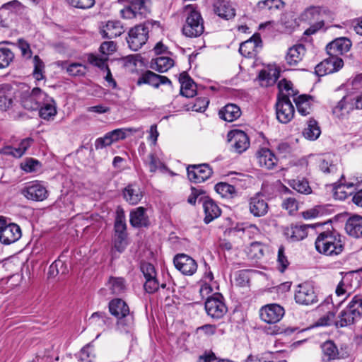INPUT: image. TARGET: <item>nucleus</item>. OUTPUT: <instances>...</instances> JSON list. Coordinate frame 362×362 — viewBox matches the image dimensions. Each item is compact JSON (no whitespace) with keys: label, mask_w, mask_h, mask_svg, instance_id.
<instances>
[{"label":"nucleus","mask_w":362,"mask_h":362,"mask_svg":"<svg viewBox=\"0 0 362 362\" xmlns=\"http://www.w3.org/2000/svg\"><path fill=\"white\" fill-rule=\"evenodd\" d=\"M180 83V95H176L173 101L175 105L180 102L183 97L193 98L197 94V85L187 71H182L179 76Z\"/></svg>","instance_id":"14"},{"label":"nucleus","mask_w":362,"mask_h":362,"mask_svg":"<svg viewBox=\"0 0 362 362\" xmlns=\"http://www.w3.org/2000/svg\"><path fill=\"white\" fill-rule=\"evenodd\" d=\"M262 47V40L259 33H255L250 39L242 42L239 47V52L245 59H252L257 55Z\"/></svg>","instance_id":"19"},{"label":"nucleus","mask_w":362,"mask_h":362,"mask_svg":"<svg viewBox=\"0 0 362 362\" xmlns=\"http://www.w3.org/2000/svg\"><path fill=\"white\" fill-rule=\"evenodd\" d=\"M189 13L182 27V33L189 37H197L204 31V21L199 12L192 6H187Z\"/></svg>","instance_id":"7"},{"label":"nucleus","mask_w":362,"mask_h":362,"mask_svg":"<svg viewBox=\"0 0 362 362\" xmlns=\"http://www.w3.org/2000/svg\"><path fill=\"white\" fill-rule=\"evenodd\" d=\"M284 4V3L281 0H264L259 1L257 6L259 8H264L267 7L268 9L271 10L273 8L279 9L283 7Z\"/></svg>","instance_id":"64"},{"label":"nucleus","mask_w":362,"mask_h":362,"mask_svg":"<svg viewBox=\"0 0 362 362\" xmlns=\"http://www.w3.org/2000/svg\"><path fill=\"white\" fill-rule=\"evenodd\" d=\"M18 99L24 109L35 111L40 108L43 100L47 99V94L37 87L30 90V87L22 83L18 86Z\"/></svg>","instance_id":"4"},{"label":"nucleus","mask_w":362,"mask_h":362,"mask_svg":"<svg viewBox=\"0 0 362 362\" xmlns=\"http://www.w3.org/2000/svg\"><path fill=\"white\" fill-rule=\"evenodd\" d=\"M214 189L222 197L233 198L237 195L235 187L227 182H218L215 185Z\"/></svg>","instance_id":"45"},{"label":"nucleus","mask_w":362,"mask_h":362,"mask_svg":"<svg viewBox=\"0 0 362 362\" xmlns=\"http://www.w3.org/2000/svg\"><path fill=\"white\" fill-rule=\"evenodd\" d=\"M159 282L156 276L146 279L144 284V288L148 293H154L159 288Z\"/></svg>","instance_id":"58"},{"label":"nucleus","mask_w":362,"mask_h":362,"mask_svg":"<svg viewBox=\"0 0 362 362\" xmlns=\"http://www.w3.org/2000/svg\"><path fill=\"white\" fill-rule=\"evenodd\" d=\"M199 202H202L204 213V218L203 221L205 224L210 223L221 216V208L211 197H201Z\"/></svg>","instance_id":"23"},{"label":"nucleus","mask_w":362,"mask_h":362,"mask_svg":"<svg viewBox=\"0 0 362 362\" xmlns=\"http://www.w3.org/2000/svg\"><path fill=\"white\" fill-rule=\"evenodd\" d=\"M206 314L213 320L222 319L228 312L224 298L220 293H215L208 297L204 303Z\"/></svg>","instance_id":"8"},{"label":"nucleus","mask_w":362,"mask_h":362,"mask_svg":"<svg viewBox=\"0 0 362 362\" xmlns=\"http://www.w3.org/2000/svg\"><path fill=\"white\" fill-rule=\"evenodd\" d=\"M140 270L144 274L145 279L157 276L156 269L151 263L147 262H141Z\"/></svg>","instance_id":"57"},{"label":"nucleus","mask_w":362,"mask_h":362,"mask_svg":"<svg viewBox=\"0 0 362 362\" xmlns=\"http://www.w3.org/2000/svg\"><path fill=\"white\" fill-rule=\"evenodd\" d=\"M39 110L40 117L44 119H49L57 114L54 100L47 95V99L43 100Z\"/></svg>","instance_id":"38"},{"label":"nucleus","mask_w":362,"mask_h":362,"mask_svg":"<svg viewBox=\"0 0 362 362\" xmlns=\"http://www.w3.org/2000/svg\"><path fill=\"white\" fill-rule=\"evenodd\" d=\"M282 208L287 210L290 214L296 212L298 209V202L293 197H288L282 202Z\"/></svg>","instance_id":"60"},{"label":"nucleus","mask_w":362,"mask_h":362,"mask_svg":"<svg viewBox=\"0 0 362 362\" xmlns=\"http://www.w3.org/2000/svg\"><path fill=\"white\" fill-rule=\"evenodd\" d=\"M277 269L281 273H284L288 267L290 262L285 253V247L280 245L277 254Z\"/></svg>","instance_id":"49"},{"label":"nucleus","mask_w":362,"mask_h":362,"mask_svg":"<svg viewBox=\"0 0 362 362\" xmlns=\"http://www.w3.org/2000/svg\"><path fill=\"white\" fill-rule=\"evenodd\" d=\"M305 53V48L303 45L299 44L289 48L286 56V61L289 66H297L303 59Z\"/></svg>","instance_id":"35"},{"label":"nucleus","mask_w":362,"mask_h":362,"mask_svg":"<svg viewBox=\"0 0 362 362\" xmlns=\"http://www.w3.org/2000/svg\"><path fill=\"white\" fill-rule=\"evenodd\" d=\"M227 141L230 151L240 154L250 146V138L243 131L235 129L227 134Z\"/></svg>","instance_id":"11"},{"label":"nucleus","mask_w":362,"mask_h":362,"mask_svg":"<svg viewBox=\"0 0 362 362\" xmlns=\"http://www.w3.org/2000/svg\"><path fill=\"white\" fill-rule=\"evenodd\" d=\"M278 88H279V93L278 94H284L283 93L284 90H286L287 92L291 91V93H288V94L291 95L292 96H295L298 93V91L297 90H294L293 88V83L291 81H288L286 78H283L278 83Z\"/></svg>","instance_id":"56"},{"label":"nucleus","mask_w":362,"mask_h":362,"mask_svg":"<svg viewBox=\"0 0 362 362\" xmlns=\"http://www.w3.org/2000/svg\"><path fill=\"white\" fill-rule=\"evenodd\" d=\"M95 356L93 346L88 344L81 349L78 359L81 362H93Z\"/></svg>","instance_id":"51"},{"label":"nucleus","mask_w":362,"mask_h":362,"mask_svg":"<svg viewBox=\"0 0 362 362\" xmlns=\"http://www.w3.org/2000/svg\"><path fill=\"white\" fill-rule=\"evenodd\" d=\"M137 132L136 129L134 128H122L116 129L111 132H109L110 136L113 139V142H116L119 140H123L127 136V133H135Z\"/></svg>","instance_id":"54"},{"label":"nucleus","mask_w":362,"mask_h":362,"mask_svg":"<svg viewBox=\"0 0 362 362\" xmlns=\"http://www.w3.org/2000/svg\"><path fill=\"white\" fill-rule=\"evenodd\" d=\"M312 100L313 96L307 94L300 95L293 99L297 111L301 116H307L313 112Z\"/></svg>","instance_id":"34"},{"label":"nucleus","mask_w":362,"mask_h":362,"mask_svg":"<svg viewBox=\"0 0 362 362\" xmlns=\"http://www.w3.org/2000/svg\"><path fill=\"white\" fill-rule=\"evenodd\" d=\"M351 46V41L346 37H339L332 41L326 46L329 57L317 64L315 68H342L344 60L339 57L347 52Z\"/></svg>","instance_id":"2"},{"label":"nucleus","mask_w":362,"mask_h":362,"mask_svg":"<svg viewBox=\"0 0 362 362\" xmlns=\"http://www.w3.org/2000/svg\"><path fill=\"white\" fill-rule=\"evenodd\" d=\"M310 225L291 224L284 230V234L286 238L292 242H297L303 240L308 235V228Z\"/></svg>","instance_id":"27"},{"label":"nucleus","mask_w":362,"mask_h":362,"mask_svg":"<svg viewBox=\"0 0 362 362\" xmlns=\"http://www.w3.org/2000/svg\"><path fill=\"white\" fill-rule=\"evenodd\" d=\"M264 254V245L260 242H253L247 250V255L250 259H259Z\"/></svg>","instance_id":"47"},{"label":"nucleus","mask_w":362,"mask_h":362,"mask_svg":"<svg viewBox=\"0 0 362 362\" xmlns=\"http://www.w3.org/2000/svg\"><path fill=\"white\" fill-rule=\"evenodd\" d=\"M345 230L351 237L362 238V216L354 215L349 217L346 222Z\"/></svg>","instance_id":"33"},{"label":"nucleus","mask_w":362,"mask_h":362,"mask_svg":"<svg viewBox=\"0 0 362 362\" xmlns=\"http://www.w3.org/2000/svg\"><path fill=\"white\" fill-rule=\"evenodd\" d=\"M89 325L95 329L105 330L111 327L112 320L105 312H95L88 319Z\"/></svg>","instance_id":"32"},{"label":"nucleus","mask_w":362,"mask_h":362,"mask_svg":"<svg viewBox=\"0 0 362 362\" xmlns=\"http://www.w3.org/2000/svg\"><path fill=\"white\" fill-rule=\"evenodd\" d=\"M110 313L116 317L117 324H122V320L130 315L129 307L122 298L112 299L108 303Z\"/></svg>","instance_id":"22"},{"label":"nucleus","mask_w":362,"mask_h":362,"mask_svg":"<svg viewBox=\"0 0 362 362\" xmlns=\"http://www.w3.org/2000/svg\"><path fill=\"white\" fill-rule=\"evenodd\" d=\"M14 58L13 53L8 48H0V68H6Z\"/></svg>","instance_id":"55"},{"label":"nucleus","mask_w":362,"mask_h":362,"mask_svg":"<svg viewBox=\"0 0 362 362\" xmlns=\"http://www.w3.org/2000/svg\"><path fill=\"white\" fill-rule=\"evenodd\" d=\"M21 237V230L18 225L10 223L6 225L0 235V241L4 245H10Z\"/></svg>","instance_id":"30"},{"label":"nucleus","mask_w":362,"mask_h":362,"mask_svg":"<svg viewBox=\"0 0 362 362\" xmlns=\"http://www.w3.org/2000/svg\"><path fill=\"white\" fill-rule=\"evenodd\" d=\"M342 279L349 288V294H352L360 287V281L354 272L346 274Z\"/></svg>","instance_id":"48"},{"label":"nucleus","mask_w":362,"mask_h":362,"mask_svg":"<svg viewBox=\"0 0 362 362\" xmlns=\"http://www.w3.org/2000/svg\"><path fill=\"white\" fill-rule=\"evenodd\" d=\"M41 167V163L33 158H27L24 162L21 164V168L26 173L35 172Z\"/></svg>","instance_id":"52"},{"label":"nucleus","mask_w":362,"mask_h":362,"mask_svg":"<svg viewBox=\"0 0 362 362\" xmlns=\"http://www.w3.org/2000/svg\"><path fill=\"white\" fill-rule=\"evenodd\" d=\"M144 192L136 183H129L122 190L123 199L130 205L138 204L144 197Z\"/></svg>","instance_id":"26"},{"label":"nucleus","mask_w":362,"mask_h":362,"mask_svg":"<svg viewBox=\"0 0 362 362\" xmlns=\"http://www.w3.org/2000/svg\"><path fill=\"white\" fill-rule=\"evenodd\" d=\"M147 209L144 206H139L132 209L129 213V223L133 228H148L151 225Z\"/></svg>","instance_id":"25"},{"label":"nucleus","mask_w":362,"mask_h":362,"mask_svg":"<svg viewBox=\"0 0 362 362\" xmlns=\"http://www.w3.org/2000/svg\"><path fill=\"white\" fill-rule=\"evenodd\" d=\"M209 99L207 97H197L194 101L190 102L187 104H184L182 107H178L180 109L185 110H192L195 112H203L209 106ZM174 107H177L175 106Z\"/></svg>","instance_id":"40"},{"label":"nucleus","mask_w":362,"mask_h":362,"mask_svg":"<svg viewBox=\"0 0 362 362\" xmlns=\"http://www.w3.org/2000/svg\"><path fill=\"white\" fill-rule=\"evenodd\" d=\"M206 192L202 189L196 188L194 187H191V194L187 198V202L194 206L196 204L197 200L200 199L201 197H206Z\"/></svg>","instance_id":"59"},{"label":"nucleus","mask_w":362,"mask_h":362,"mask_svg":"<svg viewBox=\"0 0 362 362\" xmlns=\"http://www.w3.org/2000/svg\"><path fill=\"white\" fill-rule=\"evenodd\" d=\"M362 318V296L355 295L347 305L340 311L335 322L337 328L349 327Z\"/></svg>","instance_id":"3"},{"label":"nucleus","mask_w":362,"mask_h":362,"mask_svg":"<svg viewBox=\"0 0 362 362\" xmlns=\"http://www.w3.org/2000/svg\"><path fill=\"white\" fill-rule=\"evenodd\" d=\"M85 60L93 66L98 68H109L107 64L108 58L100 53H88L84 55Z\"/></svg>","instance_id":"41"},{"label":"nucleus","mask_w":362,"mask_h":362,"mask_svg":"<svg viewBox=\"0 0 362 362\" xmlns=\"http://www.w3.org/2000/svg\"><path fill=\"white\" fill-rule=\"evenodd\" d=\"M320 348L322 362L344 359L349 356V354L344 351L342 348L338 349L337 344L332 340L325 341L321 344Z\"/></svg>","instance_id":"15"},{"label":"nucleus","mask_w":362,"mask_h":362,"mask_svg":"<svg viewBox=\"0 0 362 362\" xmlns=\"http://www.w3.org/2000/svg\"><path fill=\"white\" fill-rule=\"evenodd\" d=\"M250 213L259 218L267 214L269 207L265 196L260 192L256 193L248 200Z\"/></svg>","instance_id":"18"},{"label":"nucleus","mask_w":362,"mask_h":362,"mask_svg":"<svg viewBox=\"0 0 362 362\" xmlns=\"http://www.w3.org/2000/svg\"><path fill=\"white\" fill-rule=\"evenodd\" d=\"M288 185L298 193L308 195L312 194L313 190L308 180L305 177H297L288 181Z\"/></svg>","instance_id":"39"},{"label":"nucleus","mask_w":362,"mask_h":362,"mask_svg":"<svg viewBox=\"0 0 362 362\" xmlns=\"http://www.w3.org/2000/svg\"><path fill=\"white\" fill-rule=\"evenodd\" d=\"M107 284L112 294L119 295L126 290L125 279L122 277L110 276Z\"/></svg>","instance_id":"46"},{"label":"nucleus","mask_w":362,"mask_h":362,"mask_svg":"<svg viewBox=\"0 0 362 362\" xmlns=\"http://www.w3.org/2000/svg\"><path fill=\"white\" fill-rule=\"evenodd\" d=\"M173 263L175 268L186 276L193 275L197 270V262L190 256L182 253L174 257Z\"/></svg>","instance_id":"20"},{"label":"nucleus","mask_w":362,"mask_h":362,"mask_svg":"<svg viewBox=\"0 0 362 362\" xmlns=\"http://www.w3.org/2000/svg\"><path fill=\"white\" fill-rule=\"evenodd\" d=\"M155 25L161 29L158 21H147L132 28L127 37L129 47L134 51L139 50L147 42L150 29Z\"/></svg>","instance_id":"5"},{"label":"nucleus","mask_w":362,"mask_h":362,"mask_svg":"<svg viewBox=\"0 0 362 362\" xmlns=\"http://www.w3.org/2000/svg\"><path fill=\"white\" fill-rule=\"evenodd\" d=\"M316 251L328 257L337 256L345 247V237L334 229H327L318 233L315 241Z\"/></svg>","instance_id":"1"},{"label":"nucleus","mask_w":362,"mask_h":362,"mask_svg":"<svg viewBox=\"0 0 362 362\" xmlns=\"http://www.w3.org/2000/svg\"><path fill=\"white\" fill-rule=\"evenodd\" d=\"M321 134V129L318 122L313 118L308 122L307 127L304 129L303 134L304 137L310 141L316 140Z\"/></svg>","instance_id":"42"},{"label":"nucleus","mask_w":362,"mask_h":362,"mask_svg":"<svg viewBox=\"0 0 362 362\" xmlns=\"http://www.w3.org/2000/svg\"><path fill=\"white\" fill-rule=\"evenodd\" d=\"M218 115L223 120L231 122L240 117L241 110L237 105L229 103L219 110Z\"/></svg>","instance_id":"36"},{"label":"nucleus","mask_w":362,"mask_h":362,"mask_svg":"<svg viewBox=\"0 0 362 362\" xmlns=\"http://www.w3.org/2000/svg\"><path fill=\"white\" fill-rule=\"evenodd\" d=\"M66 267L64 263L61 260H55L49 268V276H57L59 273H65Z\"/></svg>","instance_id":"62"},{"label":"nucleus","mask_w":362,"mask_h":362,"mask_svg":"<svg viewBox=\"0 0 362 362\" xmlns=\"http://www.w3.org/2000/svg\"><path fill=\"white\" fill-rule=\"evenodd\" d=\"M18 99V86L13 87L9 83L0 84V110L8 111L11 109Z\"/></svg>","instance_id":"16"},{"label":"nucleus","mask_w":362,"mask_h":362,"mask_svg":"<svg viewBox=\"0 0 362 362\" xmlns=\"http://www.w3.org/2000/svg\"><path fill=\"white\" fill-rule=\"evenodd\" d=\"M281 69H261L256 81L261 87L267 88L274 86L280 77Z\"/></svg>","instance_id":"28"},{"label":"nucleus","mask_w":362,"mask_h":362,"mask_svg":"<svg viewBox=\"0 0 362 362\" xmlns=\"http://www.w3.org/2000/svg\"><path fill=\"white\" fill-rule=\"evenodd\" d=\"M128 233L124 211L118 207L116 210L113 227L112 243L114 248L119 253L122 252L127 244Z\"/></svg>","instance_id":"6"},{"label":"nucleus","mask_w":362,"mask_h":362,"mask_svg":"<svg viewBox=\"0 0 362 362\" xmlns=\"http://www.w3.org/2000/svg\"><path fill=\"white\" fill-rule=\"evenodd\" d=\"M113 142V139L110 136L109 132L105 134L104 136L99 137L95 141V148L96 150L103 149L110 146Z\"/></svg>","instance_id":"63"},{"label":"nucleus","mask_w":362,"mask_h":362,"mask_svg":"<svg viewBox=\"0 0 362 362\" xmlns=\"http://www.w3.org/2000/svg\"><path fill=\"white\" fill-rule=\"evenodd\" d=\"M116 44L113 41H105L100 45L99 52L109 59V55L116 51Z\"/></svg>","instance_id":"61"},{"label":"nucleus","mask_w":362,"mask_h":362,"mask_svg":"<svg viewBox=\"0 0 362 362\" xmlns=\"http://www.w3.org/2000/svg\"><path fill=\"white\" fill-rule=\"evenodd\" d=\"M33 141L34 140L30 137L25 138L20 142L17 148L10 146H6L3 149V153L7 155H12L16 158H21L31 146Z\"/></svg>","instance_id":"37"},{"label":"nucleus","mask_w":362,"mask_h":362,"mask_svg":"<svg viewBox=\"0 0 362 362\" xmlns=\"http://www.w3.org/2000/svg\"><path fill=\"white\" fill-rule=\"evenodd\" d=\"M354 187L353 183L339 184L333 187V197L335 199L345 200L352 194L351 191H347Z\"/></svg>","instance_id":"44"},{"label":"nucleus","mask_w":362,"mask_h":362,"mask_svg":"<svg viewBox=\"0 0 362 362\" xmlns=\"http://www.w3.org/2000/svg\"><path fill=\"white\" fill-rule=\"evenodd\" d=\"M124 33V28L119 21H109L100 26V33L103 38L112 39L120 36Z\"/></svg>","instance_id":"29"},{"label":"nucleus","mask_w":362,"mask_h":362,"mask_svg":"<svg viewBox=\"0 0 362 362\" xmlns=\"http://www.w3.org/2000/svg\"><path fill=\"white\" fill-rule=\"evenodd\" d=\"M294 299L297 304L302 305H311L318 302L315 288L309 281L303 282L296 286Z\"/></svg>","instance_id":"9"},{"label":"nucleus","mask_w":362,"mask_h":362,"mask_svg":"<svg viewBox=\"0 0 362 362\" xmlns=\"http://www.w3.org/2000/svg\"><path fill=\"white\" fill-rule=\"evenodd\" d=\"M285 315L283 306L277 303L263 305L259 310V318L267 324H276L281 321Z\"/></svg>","instance_id":"12"},{"label":"nucleus","mask_w":362,"mask_h":362,"mask_svg":"<svg viewBox=\"0 0 362 362\" xmlns=\"http://www.w3.org/2000/svg\"><path fill=\"white\" fill-rule=\"evenodd\" d=\"M136 84L138 86L148 84L156 88L161 84H167L171 89L173 88L172 81L167 76L157 74L148 69L139 78Z\"/></svg>","instance_id":"21"},{"label":"nucleus","mask_w":362,"mask_h":362,"mask_svg":"<svg viewBox=\"0 0 362 362\" xmlns=\"http://www.w3.org/2000/svg\"><path fill=\"white\" fill-rule=\"evenodd\" d=\"M142 62L138 59L137 56L129 55L117 60V66L122 68H134L141 66Z\"/></svg>","instance_id":"50"},{"label":"nucleus","mask_w":362,"mask_h":362,"mask_svg":"<svg viewBox=\"0 0 362 362\" xmlns=\"http://www.w3.org/2000/svg\"><path fill=\"white\" fill-rule=\"evenodd\" d=\"M172 68L174 66V61L168 57H158L152 59L151 62V68Z\"/></svg>","instance_id":"53"},{"label":"nucleus","mask_w":362,"mask_h":362,"mask_svg":"<svg viewBox=\"0 0 362 362\" xmlns=\"http://www.w3.org/2000/svg\"><path fill=\"white\" fill-rule=\"evenodd\" d=\"M212 174L213 169L207 163L189 165L187 167V177L192 182H203L208 180Z\"/></svg>","instance_id":"13"},{"label":"nucleus","mask_w":362,"mask_h":362,"mask_svg":"<svg viewBox=\"0 0 362 362\" xmlns=\"http://www.w3.org/2000/svg\"><path fill=\"white\" fill-rule=\"evenodd\" d=\"M258 165L267 170H274L278 165L279 159L275 153L268 148H260L256 152Z\"/></svg>","instance_id":"24"},{"label":"nucleus","mask_w":362,"mask_h":362,"mask_svg":"<svg viewBox=\"0 0 362 362\" xmlns=\"http://www.w3.org/2000/svg\"><path fill=\"white\" fill-rule=\"evenodd\" d=\"M275 107L276 118L279 122L287 124L293 118L295 108L288 95L278 94Z\"/></svg>","instance_id":"10"},{"label":"nucleus","mask_w":362,"mask_h":362,"mask_svg":"<svg viewBox=\"0 0 362 362\" xmlns=\"http://www.w3.org/2000/svg\"><path fill=\"white\" fill-rule=\"evenodd\" d=\"M129 2L140 18L146 17L151 12L150 0H129Z\"/></svg>","instance_id":"43"},{"label":"nucleus","mask_w":362,"mask_h":362,"mask_svg":"<svg viewBox=\"0 0 362 362\" xmlns=\"http://www.w3.org/2000/svg\"><path fill=\"white\" fill-rule=\"evenodd\" d=\"M214 11L220 18L230 20L235 16V9L229 1L218 0L214 4Z\"/></svg>","instance_id":"31"},{"label":"nucleus","mask_w":362,"mask_h":362,"mask_svg":"<svg viewBox=\"0 0 362 362\" xmlns=\"http://www.w3.org/2000/svg\"><path fill=\"white\" fill-rule=\"evenodd\" d=\"M21 194L28 199L35 202H42L48 197V191L39 181L30 182L23 187Z\"/></svg>","instance_id":"17"}]
</instances>
